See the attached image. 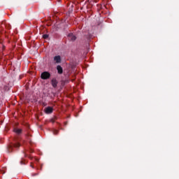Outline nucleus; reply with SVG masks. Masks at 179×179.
<instances>
[{
  "label": "nucleus",
  "instance_id": "nucleus-1",
  "mask_svg": "<svg viewBox=\"0 0 179 179\" xmlns=\"http://www.w3.org/2000/svg\"><path fill=\"white\" fill-rule=\"evenodd\" d=\"M50 76H51V75L50 74V73L47 71L42 73L41 75V79H44V80L50 78Z\"/></svg>",
  "mask_w": 179,
  "mask_h": 179
},
{
  "label": "nucleus",
  "instance_id": "nucleus-2",
  "mask_svg": "<svg viewBox=\"0 0 179 179\" xmlns=\"http://www.w3.org/2000/svg\"><path fill=\"white\" fill-rule=\"evenodd\" d=\"M52 107H47L45 108V113L46 114H51V113H52Z\"/></svg>",
  "mask_w": 179,
  "mask_h": 179
},
{
  "label": "nucleus",
  "instance_id": "nucleus-3",
  "mask_svg": "<svg viewBox=\"0 0 179 179\" xmlns=\"http://www.w3.org/2000/svg\"><path fill=\"white\" fill-rule=\"evenodd\" d=\"M54 61L56 64H59L61 62V56H56L54 57Z\"/></svg>",
  "mask_w": 179,
  "mask_h": 179
},
{
  "label": "nucleus",
  "instance_id": "nucleus-4",
  "mask_svg": "<svg viewBox=\"0 0 179 179\" xmlns=\"http://www.w3.org/2000/svg\"><path fill=\"white\" fill-rule=\"evenodd\" d=\"M69 38L72 41H75V40H76V36H75V35H73V34H70L69 35Z\"/></svg>",
  "mask_w": 179,
  "mask_h": 179
},
{
  "label": "nucleus",
  "instance_id": "nucleus-5",
  "mask_svg": "<svg viewBox=\"0 0 179 179\" xmlns=\"http://www.w3.org/2000/svg\"><path fill=\"white\" fill-rule=\"evenodd\" d=\"M58 73H62V67H61V66H57V67Z\"/></svg>",
  "mask_w": 179,
  "mask_h": 179
},
{
  "label": "nucleus",
  "instance_id": "nucleus-6",
  "mask_svg": "<svg viewBox=\"0 0 179 179\" xmlns=\"http://www.w3.org/2000/svg\"><path fill=\"white\" fill-rule=\"evenodd\" d=\"M14 132H15V134H21L22 133V129H14Z\"/></svg>",
  "mask_w": 179,
  "mask_h": 179
},
{
  "label": "nucleus",
  "instance_id": "nucleus-7",
  "mask_svg": "<svg viewBox=\"0 0 179 179\" xmlns=\"http://www.w3.org/2000/svg\"><path fill=\"white\" fill-rule=\"evenodd\" d=\"M52 85L53 87H57V81L55 80H52Z\"/></svg>",
  "mask_w": 179,
  "mask_h": 179
},
{
  "label": "nucleus",
  "instance_id": "nucleus-8",
  "mask_svg": "<svg viewBox=\"0 0 179 179\" xmlns=\"http://www.w3.org/2000/svg\"><path fill=\"white\" fill-rule=\"evenodd\" d=\"M12 149H13V145H10L8 146V152H12Z\"/></svg>",
  "mask_w": 179,
  "mask_h": 179
},
{
  "label": "nucleus",
  "instance_id": "nucleus-9",
  "mask_svg": "<svg viewBox=\"0 0 179 179\" xmlns=\"http://www.w3.org/2000/svg\"><path fill=\"white\" fill-rule=\"evenodd\" d=\"M20 146V143H15V144L13 145L14 148H19Z\"/></svg>",
  "mask_w": 179,
  "mask_h": 179
},
{
  "label": "nucleus",
  "instance_id": "nucleus-10",
  "mask_svg": "<svg viewBox=\"0 0 179 179\" xmlns=\"http://www.w3.org/2000/svg\"><path fill=\"white\" fill-rule=\"evenodd\" d=\"M43 38H45V39L48 38V34H44V35H43Z\"/></svg>",
  "mask_w": 179,
  "mask_h": 179
},
{
  "label": "nucleus",
  "instance_id": "nucleus-11",
  "mask_svg": "<svg viewBox=\"0 0 179 179\" xmlns=\"http://www.w3.org/2000/svg\"><path fill=\"white\" fill-rule=\"evenodd\" d=\"M58 1H61V0H58Z\"/></svg>",
  "mask_w": 179,
  "mask_h": 179
}]
</instances>
